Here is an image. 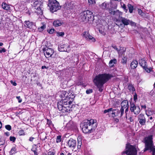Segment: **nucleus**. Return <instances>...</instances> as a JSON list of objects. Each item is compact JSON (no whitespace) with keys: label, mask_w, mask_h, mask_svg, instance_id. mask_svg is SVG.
<instances>
[{"label":"nucleus","mask_w":155,"mask_h":155,"mask_svg":"<svg viewBox=\"0 0 155 155\" xmlns=\"http://www.w3.org/2000/svg\"><path fill=\"white\" fill-rule=\"evenodd\" d=\"M144 141L145 145L144 152L149 150L150 152H152V155H155V147L153 143L152 136L145 137Z\"/></svg>","instance_id":"20e7f679"},{"label":"nucleus","mask_w":155,"mask_h":155,"mask_svg":"<svg viewBox=\"0 0 155 155\" xmlns=\"http://www.w3.org/2000/svg\"><path fill=\"white\" fill-rule=\"evenodd\" d=\"M120 113V111L117 109H113L111 113V117H114L118 116Z\"/></svg>","instance_id":"dca6fc26"},{"label":"nucleus","mask_w":155,"mask_h":155,"mask_svg":"<svg viewBox=\"0 0 155 155\" xmlns=\"http://www.w3.org/2000/svg\"><path fill=\"white\" fill-rule=\"evenodd\" d=\"M112 47L115 49L118 52V51H119V49H118V48H117V47L115 46H112Z\"/></svg>","instance_id":"603ef678"},{"label":"nucleus","mask_w":155,"mask_h":155,"mask_svg":"<svg viewBox=\"0 0 155 155\" xmlns=\"http://www.w3.org/2000/svg\"><path fill=\"white\" fill-rule=\"evenodd\" d=\"M134 100H136L137 99V96L136 94H135V95H134Z\"/></svg>","instance_id":"6e6d98bb"},{"label":"nucleus","mask_w":155,"mask_h":155,"mask_svg":"<svg viewBox=\"0 0 155 155\" xmlns=\"http://www.w3.org/2000/svg\"><path fill=\"white\" fill-rule=\"evenodd\" d=\"M89 33L87 31H84L82 34L83 36L86 39L88 38V36L89 35Z\"/></svg>","instance_id":"cd10ccee"},{"label":"nucleus","mask_w":155,"mask_h":155,"mask_svg":"<svg viewBox=\"0 0 155 155\" xmlns=\"http://www.w3.org/2000/svg\"><path fill=\"white\" fill-rule=\"evenodd\" d=\"M137 153L135 147L128 144L126 145L125 150L123 152L122 154L125 153L127 155H136Z\"/></svg>","instance_id":"0eeeda50"},{"label":"nucleus","mask_w":155,"mask_h":155,"mask_svg":"<svg viewBox=\"0 0 155 155\" xmlns=\"http://www.w3.org/2000/svg\"><path fill=\"white\" fill-rule=\"evenodd\" d=\"M93 18L92 13L89 11L87 10L81 13L79 19L81 21L85 23H91L93 21Z\"/></svg>","instance_id":"39448f33"},{"label":"nucleus","mask_w":155,"mask_h":155,"mask_svg":"<svg viewBox=\"0 0 155 155\" xmlns=\"http://www.w3.org/2000/svg\"><path fill=\"white\" fill-rule=\"evenodd\" d=\"M58 50L60 51H65V49L64 45H60L58 47Z\"/></svg>","instance_id":"b1692460"},{"label":"nucleus","mask_w":155,"mask_h":155,"mask_svg":"<svg viewBox=\"0 0 155 155\" xmlns=\"http://www.w3.org/2000/svg\"><path fill=\"white\" fill-rule=\"evenodd\" d=\"M46 26L45 24H43L41 26L40 28H38V31L40 32H42L43 31L44 29L46 28Z\"/></svg>","instance_id":"c85d7f7f"},{"label":"nucleus","mask_w":155,"mask_h":155,"mask_svg":"<svg viewBox=\"0 0 155 155\" xmlns=\"http://www.w3.org/2000/svg\"><path fill=\"white\" fill-rule=\"evenodd\" d=\"M5 128L8 130H11L12 127L10 125H7L5 126Z\"/></svg>","instance_id":"58836bf2"},{"label":"nucleus","mask_w":155,"mask_h":155,"mask_svg":"<svg viewBox=\"0 0 155 155\" xmlns=\"http://www.w3.org/2000/svg\"><path fill=\"white\" fill-rule=\"evenodd\" d=\"M60 155H64V153H60Z\"/></svg>","instance_id":"774afa93"},{"label":"nucleus","mask_w":155,"mask_h":155,"mask_svg":"<svg viewBox=\"0 0 155 155\" xmlns=\"http://www.w3.org/2000/svg\"><path fill=\"white\" fill-rule=\"evenodd\" d=\"M3 45V44L2 43H0V46H2Z\"/></svg>","instance_id":"338daca9"},{"label":"nucleus","mask_w":155,"mask_h":155,"mask_svg":"<svg viewBox=\"0 0 155 155\" xmlns=\"http://www.w3.org/2000/svg\"><path fill=\"white\" fill-rule=\"evenodd\" d=\"M35 138L34 137H30L29 138V141H32Z\"/></svg>","instance_id":"13d9d810"},{"label":"nucleus","mask_w":155,"mask_h":155,"mask_svg":"<svg viewBox=\"0 0 155 155\" xmlns=\"http://www.w3.org/2000/svg\"><path fill=\"white\" fill-rule=\"evenodd\" d=\"M138 13L140 15H141L142 13V11L140 9H138Z\"/></svg>","instance_id":"864d4df0"},{"label":"nucleus","mask_w":155,"mask_h":155,"mask_svg":"<svg viewBox=\"0 0 155 155\" xmlns=\"http://www.w3.org/2000/svg\"><path fill=\"white\" fill-rule=\"evenodd\" d=\"M130 122H133L134 120V118L132 117H130Z\"/></svg>","instance_id":"5fc2aeb1"},{"label":"nucleus","mask_w":155,"mask_h":155,"mask_svg":"<svg viewBox=\"0 0 155 155\" xmlns=\"http://www.w3.org/2000/svg\"><path fill=\"white\" fill-rule=\"evenodd\" d=\"M121 7L124 9L125 11L127 12V9H126V6L124 3H121Z\"/></svg>","instance_id":"4c0bfd02"},{"label":"nucleus","mask_w":155,"mask_h":155,"mask_svg":"<svg viewBox=\"0 0 155 155\" xmlns=\"http://www.w3.org/2000/svg\"><path fill=\"white\" fill-rule=\"evenodd\" d=\"M43 51L44 55L46 58L51 57L54 53V50L51 48H47L46 49H44Z\"/></svg>","instance_id":"9d476101"},{"label":"nucleus","mask_w":155,"mask_h":155,"mask_svg":"<svg viewBox=\"0 0 155 155\" xmlns=\"http://www.w3.org/2000/svg\"><path fill=\"white\" fill-rule=\"evenodd\" d=\"M87 40H91L93 42L95 41V38H94L93 36L90 35V34H89V35L88 36V38H87Z\"/></svg>","instance_id":"7c9ffc66"},{"label":"nucleus","mask_w":155,"mask_h":155,"mask_svg":"<svg viewBox=\"0 0 155 155\" xmlns=\"http://www.w3.org/2000/svg\"><path fill=\"white\" fill-rule=\"evenodd\" d=\"M117 63V60L115 59L111 60L109 62V66L110 67H112L114 64Z\"/></svg>","instance_id":"aec40b11"},{"label":"nucleus","mask_w":155,"mask_h":155,"mask_svg":"<svg viewBox=\"0 0 155 155\" xmlns=\"http://www.w3.org/2000/svg\"><path fill=\"white\" fill-rule=\"evenodd\" d=\"M61 136H58L57 137L56 142L57 143H59L61 141Z\"/></svg>","instance_id":"473e14b6"},{"label":"nucleus","mask_w":155,"mask_h":155,"mask_svg":"<svg viewBox=\"0 0 155 155\" xmlns=\"http://www.w3.org/2000/svg\"><path fill=\"white\" fill-rule=\"evenodd\" d=\"M32 5L35 9L38 10H41L43 3L42 0H32Z\"/></svg>","instance_id":"1a4fd4ad"},{"label":"nucleus","mask_w":155,"mask_h":155,"mask_svg":"<svg viewBox=\"0 0 155 155\" xmlns=\"http://www.w3.org/2000/svg\"><path fill=\"white\" fill-rule=\"evenodd\" d=\"M127 58L125 56H123L121 59V63L123 64H126L127 62Z\"/></svg>","instance_id":"5701e85b"},{"label":"nucleus","mask_w":155,"mask_h":155,"mask_svg":"<svg viewBox=\"0 0 155 155\" xmlns=\"http://www.w3.org/2000/svg\"><path fill=\"white\" fill-rule=\"evenodd\" d=\"M130 110L131 112H134V114L137 115L140 112V108L139 107H136L133 103L130 104Z\"/></svg>","instance_id":"f8f14e48"},{"label":"nucleus","mask_w":155,"mask_h":155,"mask_svg":"<svg viewBox=\"0 0 155 155\" xmlns=\"http://www.w3.org/2000/svg\"><path fill=\"white\" fill-rule=\"evenodd\" d=\"M145 118L144 115L143 114H140L138 116V120Z\"/></svg>","instance_id":"f704fd0d"},{"label":"nucleus","mask_w":155,"mask_h":155,"mask_svg":"<svg viewBox=\"0 0 155 155\" xmlns=\"http://www.w3.org/2000/svg\"><path fill=\"white\" fill-rule=\"evenodd\" d=\"M68 144L69 147L74 148L76 145V141L73 139L71 138L68 141Z\"/></svg>","instance_id":"4468645a"},{"label":"nucleus","mask_w":155,"mask_h":155,"mask_svg":"<svg viewBox=\"0 0 155 155\" xmlns=\"http://www.w3.org/2000/svg\"><path fill=\"white\" fill-rule=\"evenodd\" d=\"M128 7L130 12V13H132L134 9L133 6L130 4H128Z\"/></svg>","instance_id":"c756f323"},{"label":"nucleus","mask_w":155,"mask_h":155,"mask_svg":"<svg viewBox=\"0 0 155 155\" xmlns=\"http://www.w3.org/2000/svg\"><path fill=\"white\" fill-rule=\"evenodd\" d=\"M120 20L124 25H128L131 22L130 20L123 17L120 18Z\"/></svg>","instance_id":"2eb2a0df"},{"label":"nucleus","mask_w":155,"mask_h":155,"mask_svg":"<svg viewBox=\"0 0 155 155\" xmlns=\"http://www.w3.org/2000/svg\"><path fill=\"white\" fill-rule=\"evenodd\" d=\"M112 110L113 108H109L107 110H105L104 111V114H106L107 113H110L111 111L112 112Z\"/></svg>","instance_id":"2f4dec72"},{"label":"nucleus","mask_w":155,"mask_h":155,"mask_svg":"<svg viewBox=\"0 0 155 155\" xmlns=\"http://www.w3.org/2000/svg\"><path fill=\"white\" fill-rule=\"evenodd\" d=\"M54 155V153L53 152L50 151L48 152L47 155Z\"/></svg>","instance_id":"09e8293b"},{"label":"nucleus","mask_w":155,"mask_h":155,"mask_svg":"<svg viewBox=\"0 0 155 155\" xmlns=\"http://www.w3.org/2000/svg\"><path fill=\"white\" fill-rule=\"evenodd\" d=\"M18 134L20 136L24 135H25V132L23 130H21L18 132Z\"/></svg>","instance_id":"72a5a7b5"},{"label":"nucleus","mask_w":155,"mask_h":155,"mask_svg":"<svg viewBox=\"0 0 155 155\" xmlns=\"http://www.w3.org/2000/svg\"><path fill=\"white\" fill-rule=\"evenodd\" d=\"M139 64L147 72H150V71L151 69L148 68L147 63L145 60L143 59L140 60L139 61Z\"/></svg>","instance_id":"9b49d317"},{"label":"nucleus","mask_w":155,"mask_h":155,"mask_svg":"<svg viewBox=\"0 0 155 155\" xmlns=\"http://www.w3.org/2000/svg\"><path fill=\"white\" fill-rule=\"evenodd\" d=\"M2 127V124L1 122L0 121V129Z\"/></svg>","instance_id":"69168bd1"},{"label":"nucleus","mask_w":155,"mask_h":155,"mask_svg":"<svg viewBox=\"0 0 155 155\" xmlns=\"http://www.w3.org/2000/svg\"><path fill=\"white\" fill-rule=\"evenodd\" d=\"M55 30L54 29H51L49 30H48V32L49 33L52 34H53Z\"/></svg>","instance_id":"37998d69"},{"label":"nucleus","mask_w":155,"mask_h":155,"mask_svg":"<svg viewBox=\"0 0 155 155\" xmlns=\"http://www.w3.org/2000/svg\"><path fill=\"white\" fill-rule=\"evenodd\" d=\"M72 121H70L67 124V125L68 126H69V124H72Z\"/></svg>","instance_id":"bf43d9fd"},{"label":"nucleus","mask_w":155,"mask_h":155,"mask_svg":"<svg viewBox=\"0 0 155 155\" xmlns=\"http://www.w3.org/2000/svg\"><path fill=\"white\" fill-rule=\"evenodd\" d=\"M138 62L136 60H133L130 64V67L131 69H134L137 66Z\"/></svg>","instance_id":"f3484780"},{"label":"nucleus","mask_w":155,"mask_h":155,"mask_svg":"<svg viewBox=\"0 0 155 155\" xmlns=\"http://www.w3.org/2000/svg\"><path fill=\"white\" fill-rule=\"evenodd\" d=\"M16 138L14 137H10V140L11 141H12L13 142H14Z\"/></svg>","instance_id":"79ce46f5"},{"label":"nucleus","mask_w":155,"mask_h":155,"mask_svg":"<svg viewBox=\"0 0 155 155\" xmlns=\"http://www.w3.org/2000/svg\"><path fill=\"white\" fill-rule=\"evenodd\" d=\"M16 151V149L15 147H13L12 148L11 150L10 151V153H11V154H13L14 153H15Z\"/></svg>","instance_id":"c9c22d12"},{"label":"nucleus","mask_w":155,"mask_h":155,"mask_svg":"<svg viewBox=\"0 0 155 155\" xmlns=\"http://www.w3.org/2000/svg\"><path fill=\"white\" fill-rule=\"evenodd\" d=\"M64 35L63 32H58L57 33V35L58 36H62Z\"/></svg>","instance_id":"e433bc0d"},{"label":"nucleus","mask_w":155,"mask_h":155,"mask_svg":"<svg viewBox=\"0 0 155 155\" xmlns=\"http://www.w3.org/2000/svg\"><path fill=\"white\" fill-rule=\"evenodd\" d=\"M128 88L130 91L133 92L135 91V89L132 84L128 85Z\"/></svg>","instance_id":"393cba45"},{"label":"nucleus","mask_w":155,"mask_h":155,"mask_svg":"<svg viewBox=\"0 0 155 155\" xmlns=\"http://www.w3.org/2000/svg\"><path fill=\"white\" fill-rule=\"evenodd\" d=\"M63 22L59 20H56L54 21L53 24L54 26L55 27H58L61 26Z\"/></svg>","instance_id":"6ab92c4d"},{"label":"nucleus","mask_w":155,"mask_h":155,"mask_svg":"<svg viewBox=\"0 0 155 155\" xmlns=\"http://www.w3.org/2000/svg\"><path fill=\"white\" fill-rule=\"evenodd\" d=\"M128 102L127 100H124L121 103V108L120 110V117H121L124 113V110H125V113L126 114L125 117L126 118H127V112L128 110Z\"/></svg>","instance_id":"6e6552de"},{"label":"nucleus","mask_w":155,"mask_h":155,"mask_svg":"<svg viewBox=\"0 0 155 155\" xmlns=\"http://www.w3.org/2000/svg\"><path fill=\"white\" fill-rule=\"evenodd\" d=\"M5 134L7 136H8L9 135V133L8 132H6L5 133Z\"/></svg>","instance_id":"0e129e2a"},{"label":"nucleus","mask_w":155,"mask_h":155,"mask_svg":"<svg viewBox=\"0 0 155 155\" xmlns=\"http://www.w3.org/2000/svg\"><path fill=\"white\" fill-rule=\"evenodd\" d=\"M139 123L141 125H144L145 124V123L146 122V119L145 118L142 119H140L139 120H138Z\"/></svg>","instance_id":"bb28decb"},{"label":"nucleus","mask_w":155,"mask_h":155,"mask_svg":"<svg viewBox=\"0 0 155 155\" xmlns=\"http://www.w3.org/2000/svg\"><path fill=\"white\" fill-rule=\"evenodd\" d=\"M110 13L111 14H113V15H114L115 14V11H112V12H110Z\"/></svg>","instance_id":"052dcab7"},{"label":"nucleus","mask_w":155,"mask_h":155,"mask_svg":"<svg viewBox=\"0 0 155 155\" xmlns=\"http://www.w3.org/2000/svg\"><path fill=\"white\" fill-rule=\"evenodd\" d=\"M69 94L66 91H63L61 94V97L63 101L58 103V107L59 110L63 112H68L71 110L73 104L72 102L65 101V99L67 100L69 99Z\"/></svg>","instance_id":"f257e3e1"},{"label":"nucleus","mask_w":155,"mask_h":155,"mask_svg":"<svg viewBox=\"0 0 155 155\" xmlns=\"http://www.w3.org/2000/svg\"><path fill=\"white\" fill-rule=\"evenodd\" d=\"M2 8L6 10H8L10 8L9 6L5 3H2Z\"/></svg>","instance_id":"4be33fe9"},{"label":"nucleus","mask_w":155,"mask_h":155,"mask_svg":"<svg viewBox=\"0 0 155 155\" xmlns=\"http://www.w3.org/2000/svg\"><path fill=\"white\" fill-rule=\"evenodd\" d=\"M92 92V90L89 89L86 91V93L87 94H89Z\"/></svg>","instance_id":"c03bdc74"},{"label":"nucleus","mask_w":155,"mask_h":155,"mask_svg":"<svg viewBox=\"0 0 155 155\" xmlns=\"http://www.w3.org/2000/svg\"><path fill=\"white\" fill-rule=\"evenodd\" d=\"M146 114L148 116H149L152 114V112L150 111H146Z\"/></svg>","instance_id":"a19ab883"},{"label":"nucleus","mask_w":155,"mask_h":155,"mask_svg":"<svg viewBox=\"0 0 155 155\" xmlns=\"http://www.w3.org/2000/svg\"><path fill=\"white\" fill-rule=\"evenodd\" d=\"M126 50V48L124 47H120L119 51H118V54L119 56H121L123 55L124 56V53Z\"/></svg>","instance_id":"a211bd4d"},{"label":"nucleus","mask_w":155,"mask_h":155,"mask_svg":"<svg viewBox=\"0 0 155 155\" xmlns=\"http://www.w3.org/2000/svg\"><path fill=\"white\" fill-rule=\"evenodd\" d=\"M78 148H79L81 147L82 145V142H78Z\"/></svg>","instance_id":"3c124183"},{"label":"nucleus","mask_w":155,"mask_h":155,"mask_svg":"<svg viewBox=\"0 0 155 155\" xmlns=\"http://www.w3.org/2000/svg\"><path fill=\"white\" fill-rule=\"evenodd\" d=\"M44 68H47V67L45 66H43L41 67L42 69H44Z\"/></svg>","instance_id":"680f3d73"},{"label":"nucleus","mask_w":155,"mask_h":155,"mask_svg":"<svg viewBox=\"0 0 155 155\" xmlns=\"http://www.w3.org/2000/svg\"><path fill=\"white\" fill-rule=\"evenodd\" d=\"M81 125L83 132L85 134L89 133L96 128L97 123L96 120L91 119L84 120L81 123Z\"/></svg>","instance_id":"7ed1b4c3"},{"label":"nucleus","mask_w":155,"mask_h":155,"mask_svg":"<svg viewBox=\"0 0 155 155\" xmlns=\"http://www.w3.org/2000/svg\"><path fill=\"white\" fill-rule=\"evenodd\" d=\"M108 5L105 2L103 3L101 5H100V7L103 9H106Z\"/></svg>","instance_id":"a878e982"},{"label":"nucleus","mask_w":155,"mask_h":155,"mask_svg":"<svg viewBox=\"0 0 155 155\" xmlns=\"http://www.w3.org/2000/svg\"><path fill=\"white\" fill-rule=\"evenodd\" d=\"M25 22L27 27L30 28H32L33 24L32 22H30L29 21H25Z\"/></svg>","instance_id":"412c9836"},{"label":"nucleus","mask_w":155,"mask_h":155,"mask_svg":"<svg viewBox=\"0 0 155 155\" xmlns=\"http://www.w3.org/2000/svg\"><path fill=\"white\" fill-rule=\"evenodd\" d=\"M6 51V50L4 48H1L0 49V53L5 52Z\"/></svg>","instance_id":"49530a36"},{"label":"nucleus","mask_w":155,"mask_h":155,"mask_svg":"<svg viewBox=\"0 0 155 155\" xmlns=\"http://www.w3.org/2000/svg\"><path fill=\"white\" fill-rule=\"evenodd\" d=\"M74 2H67L65 5L64 8L67 10L72 9L74 7Z\"/></svg>","instance_id":"ddd939ff"},{"label":"nucleus","mask_w":155,"mask_h":155,"mask_svg":"<svg viewBox=\"0 0 155 155\" xmlns=\"http://www.w3.org/2000/svg\"><path fill=\"white\" fill-rule=\"evenodd\" d=\"M111 77V76L109 74H99L94 78L93 82L100 92H101L103 90L104 84Z\"/></svg>","instance_id":"f03ea898"},{"label":"nucleus","mask_w":155,"mask_h":155,"mask_svg":"<svg viewBox=\"0 0 155 155\" xmlns=\"http://www.w3.org/2000/svg\"><path fill=\"white\" fill-rule=\"evenodd\" d=\"M78 142H82V139L80 136L78 137Z\"/></svg>","instance_id":"de8ad7c7"},{"label":"nucleus","mask_w":155,"mask_h":155,"mask_svg":"<svg viewBox=\"0 0 155 155\" xmlns=\"http://www.w3.org/2000/svg\"><path fill=\"white\" fill-rule=\"evenodd\" d=\"M90 5L94 4L95 3V0H88Z\"/></svg>","instance_id":"ea45409f"},{"label":"nucleus","mask_w":155,"mask_h":155,"mask_svg":"<svg viewBox=\"0 0 155 155\" xmlns=\"http://www.w3.org/2000/svg\"><path fill=\"white\" fill-rule=\"evenodd\" d=\"M11 83L14 86H16L17 85V84L16 82H13L12 81H10Z\"/></svg>","instance_id":"8fccbe9b"},{"label":"nucleus","mask_w":155,"mask_h":155,"mask_svg":"<svg viewBox=\"0 0 155 155\" xmlns=\"http://www.w3.org/2000/svg\"><path fill=\"white\" fill-rule=\"evenodd\" d=\"M141 107L142 108H144V109H145L146 108V107L145 105H141Z\"/></svg>","instance_id":"4d7b16f0"},{"label":"nucleus","mask_w":155,"mask_h":155,"mask_svg":"<svg viewBox=\"0 0 155 155\" xmlns=\"http://www.w3.org/2000/svg\"><path fill=\"white\" fill-rule=\"evenodd\" d=\"M48 5L52 12L57 11L60 8L59 3L56 0H49Z\"/></svg>","instance_id":"423d86ee"},{"label":"nucleus","mask_w":155,"mask_h":155,"mask_svg":"<svg viewBox=\"0 0 155 155\" xmlns=\"http://www.w3.org/2000/svg\"><path fill=\"white\" fill-rule=\"evenodd\" d=\"M16 97L18 100L19 103H20L22 102V99L20 98V96H17Z\"/></svg>","instance_id":"a18cd8bd"},{"label":"nucleus","mask_w":155,"mask_h":155,"mask_svg":"<svg viewBox=\"0 0 155 155\" xmlns=\"http://www.w3.org/2000/svg\"><path fill=\"white\" fill-rule=\"evenodd\" d=\"M114 120L116 122H118L119 121V119L117 118H115L114 119Z\"/></svg>","instance_id":"e2e57ef3"}]
</instances>
